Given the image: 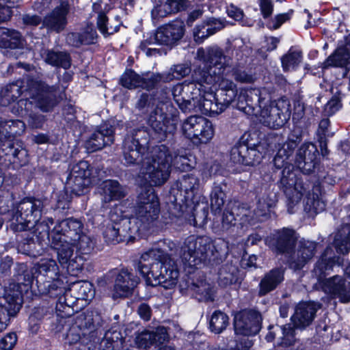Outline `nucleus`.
I'll return each mask as SVG.
<instances>
[{"mask_svg":"<svg viewBox=\"0 0 350 350\" xmlns=\"http://www.w3.org/2000/svg\"><path fill=\"white\" fill-rule=\"evenodd\" d=\"M33 282L41 296L58 297L56 310L60 318H69L78 312V308H75L73 304L70 305L64 296L67 277L60 271L55 260L41 258L30 268L26 263H17L10 283L20 291L27 301L32 299Z\"/></svg>","mask_w":350,"mask_h":350,"instance_id":"nucleus-1","label":"nucleus"},{"mask_svg":"<svg viewBox=\"0 0 350 350\" xmlns=\"http://www.w3.org/2000/svg\"><path fill=\"white\" fill-rule=\"evenodd\" d=\"M44 202L34 196H26L12 204L8 212V219L12 221L10 229L16 235L18 252L37 258L49 246L51 227L54 219L44 217L41 219Z\"/></svg>","mask_w":350,"mask_h":350,"instance_id":"nucleus-2","label":"nucleus"},{"mask_svg":"<svg viewBox=\"0 0 350 350\" xmlns=\"http://www.w3.org/2000/svg\"><path fill=\"white\" fill-rule=\"evenodd\" d=\"M133 267L135 275L132 269L124 267L116 274L112 289L114 299L131 297L140 282L139 277L146 286L155 287L167 282L176 284L180 275L177 260L161 249L143 253L138 259L133 260Z\"/></svg>","mask_w":350,"mask_h":350,"instance_id":"nucleus-3","label":"nucleus"},{"mask_svg":"<svg viewBox=\"0 0 350 350\" xmlns=\"http://www.w3.org/2000/svg\"><path fill=\"white\" fill-rule=\"evenodd\" d=\"M200 180L193 174H186L177 180L169 191V200L178 217L191 225L206 224L208 216L207 201H200L198 193Z\"/></svg>","mask_w":350,"mask_h":350,"instance_id":"nucleus-4","label":"nucleus"},{"mask_svg":"<svg viewBox=\"0 0 350 350\" xmlns=\"http://www.w3.org/2000/svg\"><path fill=\"white\" fill-rule=\"evenodd\" d=\"M25 124L20 120L4 119L0 117V144H2L0 161L12 170H18L29 162L28 150L21 140L16 139L25 131Z\"/></svg>","mask_w":350,"mask_h":350,"instance_id":"nucleus-5","label":"nucleus"},{"mask_svg":"<svg viewBox=\"0 0 350 350\" xmlns=\"http://www.w3.org/2000/svg\"><path fill=\"white\" fill-rule=\"evenodd\" d=\"M153 147L151 161L146 167V172L141 178L140 186L154 188L163 185L169 178L172 164L178 158L176 152L174 136L167 138Z\"/></svg>","mask_w":350,"mask_h":350,"instance_id":"nucleus-6","label":"nucleus"},{"mask_svg":"<svg viewBox=\"0 0 350 350\" xmlns=\"http://www.w3.org/2000/svg\"><path fill=\"white\" fill-rule=\"evenodd\" d=\"M135 109L143 115H148V123L159 142L174 136L177 130V116L163 111L157 104L155 94L142 92L137 99Z\"/></svg>","mask_w":350,"mask_h":350,"instance_id":"nucleus-7","label":"nucleus"},{"mask_svg":"<svg viewBox=\"0 0 350 350\" xmlns=\"http://www.w3.org/2000/svg\"><path fill=\"white\" fill-rule=\"evenodd\" d=\"M187 251L183 255L185 265L193 269L200 268L202 264L208 263L211 266H218L223 263L228 254V247L224 248L215 245L212 239L208 236L189 237L187 239Z\"/></svg>","mask_w":350,"mask_h":350,"instance_id":"nucleus-8","label":"nucleus"},{"mask_svg":"<svg viewBox=\"0 0 350 350\" xmlns=\"http://www.w3.org/2000/svg\"><path fill=\"white\" fill-rule=\"evenodd\" d=\"M161 211L160 200L154 188L150 186H140L137 197L134 214L129 217V227L136 228L146 237L148 235L151 225L159 218Z\"/></svg>","mask_w":350,"mask_h":350,"instance_id":"nucleus-9","label":"nucleus"},{"mask_svg":"<svg viewBox=\"0 0 350 350\" xmlns=\"http://www.w3.org/2000/svg\"><path fill=\"white\" fill-rule=\"evenodd\" d=\"M269 148V143L262 142L260 133L245 131L231 148L230 161L234 165L256 166L267 154H270Z\"/></svg>","mask_w":350,"mask_h":350,"instance_id":"nucleus-10","label":"nucleus"},{"mask_svg":"<svg viewBox=\"0 0 350 350\" xmlns=\"http://www.w3.org/2000/svg\"><path fill=\"white\" fill-rule=\"evenodd\" d=\"M199 59L203 62V67L198 66L194 68L191 78L194 83L203 85H213L219 81L220 74L225 68L226 56L221 49H208L206 51L202 48L197 51Z\"/></svg>","mask_w":350,"mask_h":350,"instance_id":"nucleus-11","label":"nucleus"},{"mask_svg":"<svg viewBox=\"0 0 350 350\" xmlns=\"http://www.w3.org/2000/svg\"><path fill=\"white\" fill-rule=\"evenodd\" d=\"M94 171V167L85 160H81L72 166L64 189L68 202L72 196H81L89 191L96 181Z\"/></svg>","mask_w":350,"mask_h":350,"instance_id":"nucleus-12","label":"nucleus"},{"mask_svg":"<svg viewBox=\"0 0 350 350\" xmlns=\"http://www.w3.org/2000/svg\"><path fill=\"white\" fill-rule=\"evenodd\" d=\"M150 134L147 129H133L124 137L122 152L125 165H141L150 146Z\"/></svg>","mask_w":350,"mask_h":350,"instance_id":"nucleus-13","label":"nucleus"},{"mask_svg":"<svg viewBox=\"0 0 350 350\" xmlns=\"http://www.w3.org/2000/svg\"><path fill=\"white\" fill-rule=\"evenodd\" d=\"M318 142L321 153L316 144L312 142L304 143L297 150L295 162L304 174L310 175L315 173L316 170L319 169L321 155L325 157L329 153L327 148L328 139L325 134L319 135Z\"/></svg>","mask_w":350,"mask_h":350,"instance_id":"nucleus-14","label":"nucleus"},{"mask_svg":"<svg viewBox=\"0 0 350 350\" xmlns=\"http://www.w3.org/2000/svg\"><path fill=\"white\" fill-rule=\"evenodd\" d=\"M182 131L186 138L199 146L209 142L215 130L210 120L202 116H191L183 122Z\"/></svg>","mask_w":350,"mask_h":350,"instance_id":"nucleus-15","label":"nucleus"},{"mask_svg":"<svg viewBox=\"0 0 350 350\" xmlns=\"http://www.w3.org/2000/svg\"><path fill=\"white\" fill-rule=\"evenodd\" d=\"M284 150H278L273 159V167L271 178L277 180V185L284 191L288 189L295 188L297 177L294 172V166L289 162V157L282 154Z\"/></svg>","mask_w":350,"mask_h":350,"instance_id":"nucleus-16","label":"nucleus"},{"mask_svg":"<svg viewBox=\"0 0 350 350\" xmlns=\"http://www.w3.org/2000/svg\"><path fill=\"white\" fill-rule=\"evenodd\" d=\"M269 104L262 109L260 116L267 125L273 129L282 128L289 120L291 116V105L288 99L282 97L276 100H270Z\"/></svg>","mask_w":350,"mask_h":350,"instance_id":"nucleus-17","label":"nucleus"},{"mask_svg":"<svg viewBox=\"0 0 350 350\" xmlns=\"http://www.w3.org/2000/svg\"><path fill=\"white\" fill-rule=\"evenodd\" d=\"M299 234L293 228L283 227L275 231L269 241V247L277 256L288 258L295 256Z\"/></svg>","mask_w":350,"mask_h":350,"instance_id":"nucleus-18","label":"nucleus"},{"mask_svg":"<svg viewBox=\"0 0 350 350\" xmlns=\"http://www.w3.org/2000/svg\"><path fill=\"white\" fill-rule=\"evenodd\" d=\"M129 221V218H125L120 219L119 224L107 225L103 232L105 242L107 245H116L124 241L133 243L145 238L141 232H135L137 227L134 228L131 226L128 229Z\"/></svg>","mask_w":350,"mask_h":350,"instance_id":"nucleus-19","label":"nucleus"},{"mask_svg":"<svg viewBox=\"0 0 350 350\" xmlns=\"http://www.w3.org/2000/svg\"><path fill=\"white\" fill-rule=\"evenodd\" d=\"M3 297L6 304H0V332L6 329L10 323L12 317H14L22 308L23 304L27 299L11 283L5 289Z\"/></svg>","mask_w":350,"mask_h":350,"instance_id":"nucleus-20","label":"nucleus"},{"mask_svg":"<svg viewBox=\"0 0 350 350\" xmlns=\"http://www.w3.org/2000/svg\"><path fill=\"white\" fill-rule=\"evenodd\" d=\"M321 307L322 304L320 302L313 300L299 301L295 306L294 314L291 317L294 330H304L311 325Z\"/></svg>","mask_w":350,"mask_h":350,"instance_id":"nucleus-21","label":"nucleus"},{"mask_svg":"<svg viewBox=\"0 0 350 350\" xmlns=\"http://www.w3.org/2000/svg\"><path fill=\"white\" fill-rule=\"evenodd\" d=\"M83 224L78 219L68 217L61 221H55L51 227V235L62 237L64 242L73 244L79 240L83 233Z\"/></svg>","mask_w":350,"mask_h":350,"instance_id":"nucleus-22","label":"nucleus"},{"mask_svg":"<svg viewBox=\"0 0 350 350\" xmlns=\"http://www.w3.org/2000/svg\"><path fill=\"white\" fill-rule=\"evenodd\" d=\"M115 127L108 121H104L96 126L94 131L86 141L88 149L91 152H96L111 145L115 141Z\"/></svg>","mask_w":350,"mask_h":350,"instance_id":"nucleus-23","label":"nucleus"},{"mask_svg":"<svg viewBox=\"0 0 350 350\" xmlns=\"http://www.w3.org/2000/svg\"><path fill=\"white\" fill-rule=\"evenodd\" d=\"M159 37L161 38L162 46L170 49L177 45L183 38L185 33V25L184 21L176 18L167 23L157 27Z\"/></svg>","mask_w":350,"mask_h":350,"instance_id":"nucleus-24","label":"nucleus"},{"mask_svg":"<svg viewBox=\"0 0 350 350\" xmlns=\"http://www.w3.org/2000/svg\"><path fill=\"white\" fill-rule=\"evenodd\" d=\"M318 243L301 239L297 242L296 247V258L292 256L287 260L290 269L294 271L301 270L305 265L314 256Z\"/></svg>","mask_w":350,"mask_h":350,"instance_id":"nucleus-25","label":"nucleus"},{"mask_svg":"<svg viewBox=\"0 0 350 350\" xmlns=\"http://www.w3.org/2000/svg\"><path fill=\"white\" fill-rule=\"evenodd\" d=\"M285 272L286 268L282 265L265 272L258 285V296L265 297L279 288L285 280Z\"/></svg>","mask_w":350,"mask_h":350,"instance_id":"nucleus-26","label":"nucleus"},{"mask_svg":"<svg viewBox=\"0 0 350 350\" xmlns=\"http://www.w3.org/2000/svg\"><path fill=\"white\" fill-rule=\"evenodd\" d=\"M169 340L167 328L164 326H158L154 331L144 329L139 333L135 338V343L139 349H147L152 346L160 348Z\"/></svg>","mask_w":350,"mask_h":350,"instance_id":"nucleus-27","label":"nucleus"},{"mask_svg":"<svg viewBox=\"0 0 350 350\" xmlns=\"http://www.w3.org/2000/svg\"><path fill=\"white\" fill-rule=\"evenodd\" d=\"M70 11L68 1H62L50 13L47 14L42 20V25L47 29L59 33L63 31L68 23L67 15Z\"/></svg>","mask_w":350,"mask_h":350,"instance_id":"nucleus-28","label":"nucleus"},{"mask_svg":"<svg viewBox=\"0 0 350 350\" xmlns=\"http://www.w3.org/2000/svg\"><path fill=\"white\" fill-rule=\"evenodd\" d=\"M59 91V83L54 85H46L42 90L37 92L36 96L34 98L36 105L41 111L48 113L52 111L57 107L62 98Z\"/></svg>","mask_w":350,"mask_h":350,"instance_id":"nucleus-29","label":"nucleus"},{"mask_svg":"<svg viewBox=\"0 0 350 350\" xmlns=\"http://www.w3.org/2000/svg\"><path fill=\"white\" fill-rule=\"evenodd\" d=\"M277 336H279L277 342L278 347H289L293 345L295 342V332L291 323L281 326L278 324L269 325L268 326V332L265 337L266 341L271 342L275 339Z\"/></svg>","mask_w":350,"mask_h":350,"instance_id":"nucleus-30","label":"nucleus"},{"mask_svg":"<svg viewBox=\"0 0 350 350\" xmlns=\"http://www.w3.org/2000/svg\"><path fill=\"white\" fill-rule=\"evenodd\" d=\"M340 258L336 256L331 245H327L320 258L314 265L313 273L319 282L327 279L326 276L332 271L336 265H340Z\"/></svg>","mask_w":350,"mask_h":350,"instance_id":"nucleus-31","label":"nucleus"},{"mask_svg":"<svg viewBox=\"0 0 350 350\" xmlns=\"http://www.w3.org/2000/svg\"><path fill=\"white\" fill-rule=\"evenodd\" d=\"M237 90V84L232 80L221 78L214 96L215 105L220 113L234 102Z\"/></svg>","mask_w":350,"mask_h":350,"instance_id":"nucleus-32","label":"nucleus"},{"mask_svg":"<svg viewBox=\"0 0 350 350\" xmlns=\"http://www.w3.org/2000/svg\"><path fill=\"white\" fill-rule=\"evenodd\" d=\"M323 292L332 298H338L341 303L350 301V295L346 286V280L338 275L324 279L319 282Z\"/></svg>","mask_w":350,"mask_h":350,"instance_id":"nucleus-33","label":"nucleus"},{"mask_svg":"<svg viewBox=\"0 0 350 350\" xmlns=\"http://www.w3.org/2000/svg\"><path fill=\"white\" fill-rule=\"evenodd\" d=\"M122 327L118 323H114L105 332L104 336L99 344L100 350H135L126 348L124 349L125 337L123 336Z\"/></svg>","mask_w":350,"mask_h":350,"instance_id":"nucleus-34","label":"nucleus"},{"mask_svg":"<svg viewBox=\"0 0 350 350\" xmlns=\"http://www.w3.org/2000/svg\"><path fill=\"white\" fill-rule=\"evenodd\" d=\"M99 189L103 206L111 202L121 200L126 196L123 186L117 180H103L100 185Z\"/></svg>","mask_w":350,"mask_h":350,"instance_id":"nucleus-35","label":"nucleus"},{"mask_svg":"<svg viewBox=\"0 0 350 350\" xmlns=\"http://www.w3.org/2000/svg\"><path fill=\"white\" fill-rule=\"evenodd\" d=\"M68 38L73 46L79 48L83 45L96 44L98 35L93 24L88 23L80 31L70 33Z\"/></svg>","mask_w":350,"mask_h":350,"instance_id":"nucleus-36","label":"nucleus"},{"mask_svg":"<svg viewBox=\"0 0 350 350\" xmlns=\"http://www.w3.org/2000/svg\"><path fill=\"white\" fill-rule=\"evenodd\" d=\"M350 51L346 46L337 47L324 62L319 63V67L323 70L330 68H346V72L349 71L347 66L349 64Z\"/></svg>","mask_w":350,"mask_h":350,"instance_id":"nucleus-37","label":"nucleus"},{"mask_svg":"<svg viewBox=\"0 0 350 350\" xmlns=\"http://www.w3.org/2000/svg\"><path fill=\"white\" fill-rule=\"evenodd\" d=\"M160 3L152 11V15L156 12V16L163 18L171 14L185 11L190 5L188 0H161Z\"/></svg>","mask_w":350,"mask_h":350,"instance_id":"nucleus-38","label":"nucleus"},{"mask_svg":"<svg viewBox=\"0 0 350 350\" xmlns=\"http://www.w3.org/2000/svg\"><path fill=\"white\" fill-rule=\"evenodd\" d=\"M23 38L20 31L0 27V48L20 49L23 48Z\"/></svg>","mask_w":350,"mask_h":350,"instance_id":"nucleus-39","label":"nucleus"},{"mask_svg":"<svg viewBox=\"0 0 350 350\" xmlns=\"http://www.w3.org/2000/svg\"><path fill=\"white\" fill-rule=\"evenodd\" d=\"M49 245L57 250V259L62 265H68L73 256L72 244L64 242L62 237L51 234Z\"/></svg>","mask_w":350,"mask_h":350,"instance_id":"nucleus-40","label":"nucleus"},{"mask_svg":"<svg viewBox=\"0 0 350 350\" xmlns=\"http://www.w3.org/2000/svg\"><path fill=\"white\" fill-rule=\"evenodd\" d=\"M247 98L245 103V113L254 114L255 113H261L262 109L266 107L269 100H267L262 96L261 92L258 89H248Z\"/></svg>","mask_w":350,"mask_h":350,"instance_id":"nucleus-41","label":"nucleus"},{"mask_svg":"<svg viewBox=\"0 0 350 350\" xmlns=\"http://www.w3.org/2000/svg\"><path fill=\"white\" fill-rule=\"evenodd\" d=\"M42 297V301L33 308L30 316L43 320L46 317L50 318L53 314L54 310H55L57 316L60 317L56 310V303L58 301V297L50 298L49 297L43 296Z\"/></svg>","mask_w":350,"mask_h":350,"instance_id":"nucleus-42","label":"nucleus"},{"mask_svg":"<svg viewBox=\"0 0 350 350\" xmlns=\"http://www.w3.org/2000/svg\"><path fill=\"white\" fill-rule=\"evenodd\" d=\"M45 62L49 65L56 68L68 70L72 66V58L68 51H55L49 50L46 54Z\"/></svg>","mask_w":350,"mask_h":350,"instance_id":"nucleus-43","label":"nucleus"},{"mask_svg":"<svg viewBox=\"0 0 350 350\" xmlns=\"http://www.w3.org/2000/svg\"><path fill=\"white\" fill-rule=\"evenodd\" d=\"M101 317L98 314H94L92 311L83 312L77 319L78 327L81 329H86L89 333L98 332L102 326Z\"/></svg>","mask_w":350,"mask_h":350,"instance_id":"nucleus-44","label":"nucleus"},{"mask_svg":"<svg viewBox=\"0 0 350 350\" xmlns=\"http://www.w3.org/2000/svg\"><path fill=\"white\" fill-rule=\"evenodd\" d=\"M226 199L225 189L221 184L214 183L210 193L211 209L216 214L220 213Z\"/></svg>","mask_w":350,"mask_h":350,"instance_id":"nucleus-45","label":"nucleus"},{"mask_svg":"<svg viewBox=\"0 0 350 350\" xmlns=\"http://www.w3.org/2000/svg\"><path fill=\"white\" fill-rule=\"evenodd\" d=\"M19 80L23 81L24 96H29L31 98H34L37 92H39L47 83L43 81L37 80L28 75H23V77L19 78Z\"/></svg>","mask_w":350,"mask_h":350,"instance_id":"nucleus-46","label":"nucleus"},{"mask_svg":"<svg viewBox=\"0 0 350 350\" xmlns=\"http://www.w3.org/2000/svg\"><path fill=\"white\" fill-rule=\"evenodd\" d=\"M164 77L163 72H144L140 75L139 88L148 92L153 90L157 88L159 83H167Z\"/></svg>","mask_w":350,"mask_h":350,"instance_id":"nucleus-47","label":"nucleus"},{"mask_svg":"<svg viewBox=\"0 0 350 350\" xmlns=\"http://www.w3.org/2000/svg\"><path fill=\"white\" fill-rule=\"evenodd\" d=\"M229 324L227 314L219 310H215L208 323V328L212 333L219 334L224 331Z\"/></svg>","mask_w":350,"mask_h":350,"instance_id":"nucleus-48","label":"nucleus"},{"mask_svg":"<svg viewBox=\"0 0 350 350\" xmlns=\"http://www.w3.org/2000/svg\"><path fill=\"white\" fill-rule=\"evenodd\" d=\"M326 204L318 194L312 193L308 194L306 199L304 211L310 216H315L325 209Z\"/></svg>","mask_w":350,"mask_h":350,"instance_id":"nucleus-49","label":"nucleus"},{"mask_svg":"<svg viewBox=\"0 0 350 350\" xmlns=\"http://www.w3.org/2000/svg\"><path fill=\"white\" fill-rule=\"evenodd\" d=\"M140 75L132 68H126L119 79L120 85L127 90H135L139 88Z\"/></svg>","mask_w":350,"mask_h":350,"instance_id":"nucleus-50","label":"nucleus"},{"mask_svg":"<svg viewBox=\"0 0 350 350\" xmlns=\"http://www.w3.org/2000/svg\"><path fill=\"white\" fill-rule=\"evenodd\" d=\"M29 98V96H23L18 99L12 107V112L21 117L27 116L33 113V109L36 107V105Z\"/></svg>","mask_w":350,"mask_h":350,"instance_id":"nucleus-51","label":"nucleus"},{"mask_svg":"<svg viewBox=\"0 0 350 350\" xmlns=\"http://www.w3.org/2000/svg\"><path fill=\"white\" fill-rule=\"evenodd\" d=\"M190 67L185 64L173 65L167 71L163 72L167 83L174 79L180 80L189 74Z\"/></svg>","mask_w":350,"mask_h":350,"instance_id":"nucleus-52","label":"nucleus"},{"mask_svg":"<svg viewBox=\"0 0 350 350\" xmlns=\"http://www.w3.org/2000/svg\"><path fill=\"white\" fill-rule=\"evenodd\" d=\"M302 54L301 51H293L284 55L281 57V64L284 72L288 71L291 68H295L301 62Z\"/></svg>","mask_w":350,"mask_h":350,"instance_id":"nucleus-53","label":"nucleus"},{"mask_svg":"<svg viewBox=\"0 0 350 350\" xmlns=\"http://www.w3.org/2000/svg\"><path fill=\"white\" fill-rule=\"evenodd\" d=\"M207 25H208V23H204L195 27L193 29V38L194 40L198 44L202 43L207 38L217 32V29L216 27H208L206 28Z\"/></svg>","mask_w":350,"mask_h":350,"instance_id":"nucleus-54","label":"nucleus"},{"mask_svg":"<svg viewBox=\"0 0 350 350\" xmlns=\"http://www.w3.org/2000/svg\"><path fill=\"white\" fill-rule=\"evenodd\" d=\"M294 13V10L290 9L287 12L278 14L273 18H271L266 23V27L271 31L276 30L287 21H289Z\"/></svg>","mask_w":350,"mask_h":350,"instance_id":"nucleus-55","label":"nucleus"},{"mask_svg":"<svg viewBox=\"0 0 350 350\" xmlns=\"http://www.w3.org/2000/svg\"><path fill=\"white\" fill-rule=\"evenodd\" d=\"M327 245H331L332 249L334 248L338 254L345 255L350 251V241L342 233H337L332 243Z\"/></svg>","mask_w":350,"mask_h":350,"instance_id":"nucleus-56","label":"nucleus"},{"mask_svg":"<svg viewBox=\"0 0 350 350\" xmlns=\"http://www.w3.org/2000/svg\"><path fill=\"white\" fill-rule=\"evenodd\" d=\"M72 245L76 246V252L77 254L85 255L89 257L94 250V245L91 238L85 233L81 234L80 239L76 240V242L73 243Z\"/></svg>","mask_w":350,"mask_h":350,"instance_id":"nucleus-57","label":"nucleus"},{"mask_svg":"<svg viewBox=\"0 0 350 350\" xmlns=\"http://www.w3.org/2000/svg\"><path fill=\"white\" fill-rule=\"evenodd\" d=\"M275 205L274 201L271 200L268 196L259 198L257 202L256 214L258 216H262L265 219L269 217L271 208Z\"/></svg>","mask_w":350,"mask_h":350,"instance_id":"nucleus-58","label":"nucleus"},{"mask_svg":"<svg viewBox=\"0 0 350 350\" xmlns=\"http://www.w3.org/2000/svg\"><path fill=\"white\" fill-rule=\"evenodd\" d=\"M89 258L90 257L88 256L77 254L76 252L75 256L72 258L67 265L68 270H70L73 272V274L77 275L83 270L85 262L88 260Z\"/></svg>","mask_w":350,"mask_h":350,"instance_id":"nucleus-59","label":"nucleus"},{"mask_svg":"<svg viewBox=\"0 0 350 350\" xmlns=\"http://www.w3.org/2000/svg\"><path fill=\"white\" fill-rule=\"evenodd\" d=\"M248 89L240 88L237 92L236 98L234 102L232 103L233 107L238 110L245 112V102L247 98Z\"/></svg>","mask_w":350,"mask_h":350,"instance_id":"nucleus-60","label":"nucleus"},{"mask_svg":"<svg viewBox=\"0 0 350 350\" xmlns=\"http://www.w3.org/2000/svg\"><path fill=\"white\" fill-rule=\"evenodd\" d=\"M18 337L15 332L6 334L0 339V349L12 350L16 344Z\"/></svg>","mask_w":350,"mask_h":350,"instance_id":"nucleus-61","label":"nucleus"},{"mask_svg":"<svg viewBox=\"0 0 350 350\" xmlns=\"http://www.w3.org/2000/svg\"><path fill=\"white\" fill-rule=\"evenodd\" d=\"M301 141V136H296L295 139L288 138L286 142L278 150H284V152H282L283 154L286 155V157H291L295 150L297 148L300 142Z\"/></svg>","mask_w":350,"mask_h":350,"instance_id":"nucleus-62","label":"nucleus"},{"mask_svg":"<svg viewBox=\"0 0 350 350\" xmlns=\"http://www.w3.org/2000/svg\"><path fill=\"white\" fill-rule=\"evenodd\" d=\"M80 299L85 301H90L94 297L95 290L92 283L88 282H83L78 291Z\"/></svg>","mask_w":350,"mask_h":350,"instance_id":"nucleus-63","label":"nucleus"},{"mask_svg":"<svg viewBox=\"0 0 350 350\" xmlns=\"http://www.w3.org/2000/svg\"><path fill=\"white\" fill-rule=\"evenodd\" d=\"M174 102L183 113L191 112L195 107V105L191 99H185L184 97L176 95L173 93Z\"/></svg>","mask_w":350,"mask_h":350,"instance_id":"nucleus-64","label":"nucleus"}]
</instances>
